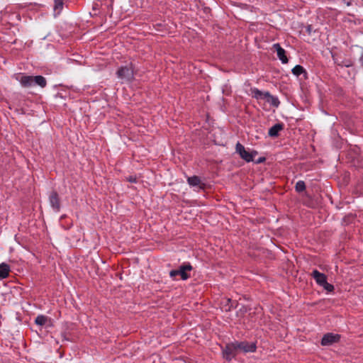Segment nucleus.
<instances>
[{"mask_svg": "<svg viewBox=\"0 0 363 363\" xmlns=\"http://www.w3.org/2000/svg\"><path fill=\"white\" fill-rule=\"evenodd\" d=\"M16 79L19 82L23 88H30L36 85L44 88L47 85L45 78L41 75L28 76L18 74L16 76Z\"/></svg>", "mask_w": 363, "mask_h": 363, "instance_id": "1", "label": "nucleus"}, {"mask_svg": "<svg viewBox=\"0 0 363 363\" xmlns=\"http://www.w3.org/2000/svg\"><path fill=\"white\" fill-rule=\"evenodd\" d=\"M192 270V266L189 264H184L179 266L178 269L172 270L169 272V276L174 279L177 276H180L182 280H186L190 277V274L188 272H191Z\"/></svg>", "mask_w": 363, "mask_h": 363, "instance_id": "2", "label": "nucleus"}, {"mask_svg": "<svg viewBox=\"0 0 363 363\" xmlns=\"http://www.w3.org/2000/svg\"><path fill=\"white\" fill-rule=\"evenodd\" d=\"M235 150L240 157L247 162L253 161L254 157L257 155V151L249 152L246 150L245 147L239 142L236 144Z\"/></svg>", "mask_w": 363, "mask_h": 363, "instance_id": "3", "label": "nucleus"}, {"mask_svg": "<svg viewBox=\"0 0 363 363\" xmlns=\"http://www.w3.org/2000/svg\"><path fill=\"white\" fill-rule=\"evenodd\" d=\"M118 77L123 82H130L134 77L133 69L130 66H125L120 67L117 72Z\"/></svg>", "mask_w": 363, "mask_h": 363, "instance_id": "4", "label": "nucleus"}, {"mask_svg": "<svg viewBox=\"0 0 363 363\" xmlns=\"http://www.w3.org/2000/svg\"><path fill=\"white\" fill-rule=\"evenodd\" d=\"M238 348L236 342L227 344L223 350V356L227 361L232 360L238 354Z\"/></svg>", "mask_w": 363, "mask_h": 363, "instance_id": "5", "label": "nucleus"}, {"mask_svg": "<svg viewBox=\"0 0 363 363\" xmlns=\"http://www.w3.org/2000/svg\"><path fill=\"white\" fill-rule=\"evenodd\" d=\"M340 339V335L328 333L323 335L321 340V345L323 346L331 345L333 343L339 342Z\"/></svg>", "mask_w": 363, "mask_h": 363, "instance_id": "6", "label": "nucleus"}, {"mask_svg": "<svg viewBox=\"0 0 363 363\" xmlns=\"http://www.w3.org/2000/svg\"><path fill=\"white\" fill-rule=\"evenodd\" d=\"M238 351L244 353L254 352L256 350V345L254 342H236Z\"/></svg>", "mask_w": 363, "mask_h": 363, "instance_id": "7", "label": "nucleus"}, {"mask_svg": "<svg viewBox=\"0 0 363 363\" xmlns=\"http://www.w3.org/2000/svg\"><path fill=\"white\" fill-rule=\"evenodd\" d=\"M49 202L55 212H59L60 210V201L58 194L56 191H52L49 196Z\"/></svg>", "mask_w": 363, "mask_h": 363, "instance_id": "8", "label": "nucleus"}, {"mask_svg": "<svg viewBox=\"0 0 363 363\" xmlns=\"http://www.w3.org/2000/svg\"><path fill=\"white\" fill-rule=\"evenodd\" d=\"M274 48L277 51L278 58L281 61L283 64L288 62V58L286 55V51L282 48L279 43H275L273 45Z\"/></svg>", "mask_w": 363, "mask_h": 363, "instance_id": "9", "label": "nucleus"}, {"mask_svg": "<svg viewBox=\"0 0 363 363\" xmlns=\"http://www.w3.org/2000/svg\"><path fill=\"white\" fill-rule=\"evenodd\" d=\"M311 276L319 286L323 285L327 281L326 275L318 272L317 269H314L312 272Z\"/></svg>", "mask_w": 363, "mask_h": 363, "instance_id": "10", "label": "nucleus"}, {"mask_svg": "<svg viewBox=\"0 0 363 363\" xmlns=\"http://www.w3.org/2000/svg\"><path fill=\"white\" fill-rule=\"evenodd\" d=\"M252 97L255 98L258 101L265 100L267 98V95L269 94V91H262L257 88H253L251 89Z\"/></svg>", "mask_w": 363, "mask_h": 363, "instance_id": "11", "label": "nucleus"}, {"mask_svg": "<svg viewBox=\"0 0 363 363\" xmlns=\"http://www.w3.org/2000/svg\"><path fill=\"white\" fill-rule=\"evenodd\" d=\"M11 272L10 266L5 263L2 262L0 264V280L6 279L9 276V273Z\"/></svg>", "mask_w": 363, "mask_h": 363, "instance_id": "12", "label": "nucleus"}, {"mask_svg": "<svg viewBox=\"0 0 363 363\" xmlns=\"http://www.w3.org/2000/svg\"><path fill=\"white\" fill-rule=\"evenodd\" d=\"M283 128H284L283 124L277 123V124L274 125L273 126H272L269 129L268 135L270 137L276 138L279 135V131H281L283 129Z\"/></svg>", "mask_w": 363, "mask_h": 363, "instance_id": "13", "label": "nucleus"}, {"mask_svg": "<svg viewBox=\"0 0 363 363\" xmlns=\"http://www.w3.org/2000/svg\"><path fill=\"white\" fill-rule=\"evenodd\" d=\"M265 101L274 107H278L280 104L279 99L277 96L271 95L270 94L267 95V98Z\"/></svg>", "mask_w": 363, "mask_h": 363, "instance_id": "14", "label": "nucleus"}, {"mask_svg": "<svg viewBox=\"0 0 363 363\" xmlns=\"http://www.w3.org/2000/svg\"><path fill=\"white\" fill-rule=\"evenodd\" d=\"M187 181L188 184L192 186H197L201 184V180L197 176L189 177Z\"/></svg>", "mask_w": 363, "mask_h": 363, "instance_id": "15", "label": "nucleus"}, {"mask_svg": "<svg viewBox=\"0 0 363 363\" xmlns=\"http://www.w3.org/2000/svg\"><path fill=\"white\" fill-rule=\"evenodd\" d=\"M48 321V318L43 315H39L36 317L35 323L38 325H44Z\"/></svg>", "mask_w": 363, "mask_h": 363, "instance_id": "16", "label": "nucleus"}, {"mask_svg": "<svg viewBox=\"0 0 363 363\" xmlns=\"http://www.w3.org/2000/svg\"><path fill=\"white\" fill-rule=\"evenodd\" d=\"M291 71H292L293 74L298 77L299 75H301L302 73H303L305 72V69L302 66L298 65H296L292 69Z\"/></svg>", "mask_w": 363, "mask_h": 363, "instance_id": "17", "label": "nucleus"}, {"mask_svg": "<svg viewBox=\"0 0 363 363\" xmlns=\"http://www.w3.org/2000/svg\"><path fill=\"white\" fill-rule=\"evenodd\" d=\"M295 189L297 192H302L306 189V184L303 181H298L296 182Z\"/></svg>", "mask_w": 363, "mask_h": 363, "instance_id": "18", "label": "nucleus"}, {"mask_svg": "<svg viewBox=\"0 0 363 363\" xmlns=\"http://www.w3.org/2000/svg\"><path fill=\"white\" fill-rule=\"evenodd\" d=\"M63 7V0H55L54 9L55 11H60Z\"/></svg>", "mask_w": 363, "mask_h": 363, "instance_id": "19", "label": "nucleus"}, {"mask_svg": "<svg viewBox=\"0 0 363 363\" xmlns=\"http://www.w3.org/2000/svg\"><path fill=\"white\" fill-rule=\"evenodd\" d=\"M320 286H322L328 292H332L334 290L333 285L328 283L327 281L325 283H323V285H321Z\"/></svg>", "mask_w": 363, "mask_h": 363, "instance_id": "20", "label": "nucleus"}, {"mask_svg": "<svg viewBox=\"0 0 363 363\" xmlns=\"http://www.w3.org/2000/svg\"><path fill=\"white\" fill-rule=\"evenodd\" d=\"M128 181L131 183H135L137 182V179L135 177L130 176L128 178Z\"/></svg>", "mask_w": 363, "mask_h": 363, "instance_id": "21", "label": "nucleus"}, {"mask_svg": "<svg viewBox=\"0 0 363 363\" xmlns=\"http://www.w3.org/2000/svg\"><path fill=\"white\" fill-rule=\"evenodd\" d=\"M354 0H343V1L347 4V6H350L352 5V3L354 1Z\"/></svg>", "mask_w": 363, "mask_h": 363, "instance_id": "22", "label": "nucleus"}, {"mask_svg": "<svg viewBox=\"0 0 363 363\" xmlns=\"http://www.w3.org/2000/svg\"><path fill=\"white\" fill-rule=\"evenodd\" d=\"M264 160H265L264 157H260L258 159V160L256 162V163L259 164V163L263 162Z\"/></svg>", "mask_w": 363, "mask_h": 363, "instance_id": "23", "label": "nucleus"}]
</instances>
